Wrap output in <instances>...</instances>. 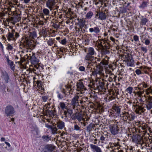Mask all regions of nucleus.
<instances>
[{
	"label": "nucleus",
	"mask_w": 152,
	"mask_h": 152,
	"mask_svg": "<svg viewBox=\"0 0 152 152\" xmlns=\"http://www.w3.org/2000/svg\"><path fill=\"white\" fill-rule=\"evenodd\" d=\"M20 45L25 49V50L28 52L27 50L33 49L36 46V44L34 42L31 40L28 39L27 38H25L21 41Z\"/></svg>",
	"instance_id": "obj_2"
},
{
	"label": "nucleus",
	"mask_w": 152,
	"mask_h": 152,
	"mask_svg": "<svg viewBox=\"0 0 152 152\" xmlns=\"http://www.w3.org/2000/svg\"><path fill=\"white\" fill-rule=\"evenodd\" d=\"M48 43L49 45L52 46L53 44V42L52 39L49 40L48 41Z\"/></svg>",
	"instance_id": "obj_47"
},
{
	"label": "nucleus",
	"mask_w": 152,
	"mask_h": 152,
	"mask_svg": "<svg viewBox=\"0 0 152 152\" xmlns=\"http://www.w3.org/2000/svg\"><path fill=\"white\" fill-rule=\"evenodd\" d=\"M30 60L31 64L33 65L37 64L39 63V60L35 57V53H31L29 54Z\"/></svg>",
	"instance_id": "obj_4"
},
{
	"label": "nucleus",
	"mask_w": 152,
	"mask_h": 152,
	"mask_svg": "<svg viewBox=\"0 0 152 152\" xmlns=\"http://www.w3.org/2000/svg\"><path fill=\"white\" fill-rule=\"evenodd\" d=\"M148 101H152V97H151V96H149L148 98Z\"/></svg>",
	"instance_id": "obj_64"
},
{
	"label": "nucleus",
	"mask_w": 152,
	"mask_h": 152,
	"mask_svg": "<svg viewBox=\"0 0 152 152\" xmlns=\"http://www.w3.org/2000/svg\"><path fill=\"white\" fill-rule=\"evenodd\" d=\"M79 69L81 71H84L85 70V68L83 66H80L79 67Z\"/></svg>",
	"instance_id": "obj_52"
},
{
	"label": "nucleus",
	"mask_w": 152,
	"mask_h": 152,
	"mask_svg": "<svg viewBox=\"0 0 152 152\" xmlns=\"http://www.w3.org/2000/svg\"><path fill=\"white\" fill-rule=\"evenodd\" d=\"M123 116L125 119H127L129 121L134 120L135 118L134 115L132 113H129L128 112H126L123 114Z\"/></svg>",
	"instance_id": "obj_6"
},
{
	"label": "nucleus",
	"mask_w": 152,
	"mask_h": 152,
	"mask_svg": "<svg viewBox=\"0 0 152 152\" xmlns=\"http://www.w3.org/2000/svg\"><path fill=\"white\" fill-rule=\"evenodd\" d=\"M64 114L65 117L66 118L70 116L67 113L66 110H64Z\"/></svg>",
	"instance_id": "obj_50"
},
{
	"label": "nucleus",
	"mask_w": 152,
	"mask_h": 152,
	"mask_svg": "<svg viewBox=\"0 0 152 152\" xmlns=\"http://www.w3.org/2000/svg\"><path fill=\"white\" fill-rule=\"evenodd\" d=\"M138 89L140 91H141L142 90H144V88H146L148 87L147 84L144 82L139 84L138 85Z\"/></svg>",
	"instance_id": "obj_22"
},
{
	"label": "nucleus",
	"mask_w": 152,
	"mask_h": 152,
	"mask_svg": "<svg viewBox=\"0 0 152 152\" xmlns=\"http://www.w3.org/2000/svg\"><path fill=\"white\" fill-rule=\"evenodd\" d=\"M74 129L76 130H79L80 129V127L77 125H76L74 126Z\"/></svg>",
	"instance_id": "obj_53"
},
{
	"label": "nucleus",
	"mask_w": 152,
	"mask_h": 152,
	"mask_svg": "<svg viewBox=\"0 0 152 152\" xmlns=\"http://www.w3.org/2000/svg\"><path fill=\"white\" fill-rule=\"evenodd\" d=\"M134 107V109H135V111L137 114H140L142 113H143L145 110L144 108L141 106L138 105H136L133 106Z\"/></svg>",
	"instance_id": "obj_11"
},
{
	"label": "nucleus",
	"mask_w": 152,
	"mask_h": 152,
	"mask_svg": "<svg viewBox=\"0 0 152 152\" xmlns=\"http://www.w3.org/2000/svg\"><path fill=\"white\" fill-rule=\"evenodd\" d=\"M15 33V30L14 29H12L11 32H9L7 34V39L9 41L10 40H15V37L14 36V34Z\"/></svg>",
	"instance_id": "obj_10"
},
{
	"label": "nucleus",
	"mask_w": 152,
	"mask_h": 152,
	"mask_svg": "<svg viewBox=\"0 0 152 152\" xmlns=\"http://www.w3.org/2000/svg\"><path fill=\"white\" fill-rule=\"evenodd\" d=\"M108 136V135H101V136L100 137V140L101 141V142L102 143L103 142V141H105V139L106 138V137H107Z\"/></svg>",
	"instance_id": "obj_35"
},
{
	"label": "nucleus",
	"mask_w": 152,
	"mask_h": 152,
	"mask_svg": "<svg viewBox=\"0 0 152 152\" xmlns=\"http://www.w3.org/2000/svg\"><path fill=\"white\" fill-rule=\"evenodd\" d=\"M30 36L33 38L36 36V33L35 32H33L30 33Z\"/></svg>",
	"instance_id": "obj_45"
},
{
	"label": "nucleus",
	"mask_w": 152,
	"mask_h": 152,
	"mask_svg": "<svg viewBox=\"0 0 152 152\" xmlns=\"http://www.w3.org/2000/svg\"><path fill=\"white\" fill-rule=\"evenodd\" d=\"M66 39H64L61 40V43L62 44L65 45L66 43Z\"/></svg>",
	"instance_id": "obj_56"
},
{
	"label": "nucleus",
	"mask_w": 152,
	"mask_h": 152,
	"mask_svg": "<svg viewBox=\"0 0 152 152\" xmlns=\"http://www.w3.org/2000/svg\"><path fill=\"white\" fill-rule=\"evenodd\" d=\"M113 109L115 111V112H116V115L117 116H119L120 113L121 108L120 107L117 106H115L112 107Z\"/></svg>",
	"instance_id": "obj_20"
},
{
	"label": "nucleus",
	"mask_w": 152,
	"mask_h": 152,
	"mask_svg": "<svg viewBox=\"0 0 152 152\" xmlns=\"http://www.w3.org/2000/svg\"><path fill=\"white\" fill-rule=\"evenodd\" d=\"M90 147L93 152H102L101 148L97 145L91 144L90 145Z\"/></svg>",
	"instance_id": "obj_14"
},
{
	"label": "nucleus",
	"mask_w": 152,
	"mask_h": 152,
	"mask_svg": "<svg viewBox=\"0 0 152 152\" xmlns=\"http://www.w3.org/2000/svg\"><path fill=\"white\" fill-rule=\"evenodd\" d=\"M48 98V97L47 96H44L42 97V99L43 100V101L45 102L47 101Z\"/></svg>",
	"instance_id": "obj_49"
},
{
	"label": "nucleus",
	"mask_w": 152,
	"mask_h": 152,
	"mask_svg": "<svg viewBox=\"0 0 152 152\" xmlns=\"http://www.w3.org/2000/svg\"><path fill=\"white\" fill-rule=\"evenodd\" d=\"M111 77H110L109 78V80L110 82L113 81V80H115L116 78V76H115L113 74H111Z\"/></svg>",
	"instance_id": "obj_34"
},
{
	"label": "nucleus",
	"mask_w": 152,
	"mask_h": 152,
	"mask_svg": "<svg viewBox=\"0 0 152 152\" xmlns=\"http://www.w3.org/2000/svg\"><path fill=\"white\" fill-rule=\"evenodd\" d=\"M42 138L44 141H48L50 140L48 136H43Z\"/></svg>",
	"instance_id": "obj_39"
},
{
	"label": "nucleus",
	"mask_w": 152,
	"mask_h": 152,
	"mask_svg": "<svg viewBox=\"0 0 152 152\" xmlns=\"http://www.w3.org/2000/svg\"><path fill=\"white\" fill-rule=\"evenodd\" d=\"M127 64L129 66H132L134 64V61L132 57L129 55H126Z\"/></svg>",
	"instance_id": "obj_8"
},
{
	"label": "nucleus",
	"mask_w": 152,
	"mask_h": 152,
	"mask_svg": "<svg viewBox=\"0 0 152 152\" xmlns=\"http://www.w3.org/2000/svg\"><path fill=\"white\" fill-rule=\"evenodd\" d=\"M55 148L53 145L51 144H48L46 145L43 150V152H51Z\"/></svg>",
	"instance_id": "obj_12"
},
{
	"label": "nucleus",
	"mask_w": 152,
	"mask_h": 152,
	"mask_svg": "<svg viewBox=\"0 0 152 152\" xmlns=\"http://www.w3.org/2000/svg\"><path fill=\"white\" fill-rule=\"evenodd\" d=\"M150 43V41L148 39H146L145 41V44L146 45H148Z\"/></svg>",
	"instance_id": "obj_54"
},
{
	"label": "nucleus",
	"mask_w": 152,
	"mask_h": 152,
	"mask_svg": "<svg viewBox=\"0 0 152 152\" xmlns=\"http://www.w3.org/2000/svg\"><path fill=\"white\" fill-rule=\"evenodd\" d=\"M88 53L85 57V60L88 61V64L91 63L95 64L96 63V59L97 58L93 56L95 53L94 48L92 47H89L87 49Z\"/></svg>",
	"instance_id": "obj_1"
},
{
	"label": "nucleus",
	"mask_w": 152,
	"mask_h": 152,
	"mask_svg": "<svg viewBox=\"0 0 152 152\" xmlns=\"http://www.w3.org/2000/svg\"><path fill=\"white\" fill-rule=\"evenodd\" d=\"M51 129L53 134L57 133L58 129L56 128V126L53 127Z\"/></svg>",
	"instance_id": "obj_41"
},
{
	"label": "nucleus",
	"mask_w": 152,
	"mask_h": 152,
	"mask_svg": "<svg viewBox=\"0 0 152 152\" xmlns=\"http://www.w3.org/2000/svg\"><path fill=\"white\" fill-rule=\"evenodd\" d=\"M133 90V88L131 87H129L127 88L126 90V91L129 94H131Z\"/></svg>",
	"instance_id": "obj_36"
},
{
	"label": "nucleus",
	"mask_w": 152,
	"mask_h": 152,
	"mask_svg": "<svg viewBox=\"0 0 152 152\" xmlns=\"http://www.w3.org/2000/svg\"><path fill=\"white\" fill-rule=\"evenodd\" d=\"M77 113L76 112L75 113L73 114L72 116L71 115V118L74 120H75L77 119Z\"/></svg>",
	"instance_id": "obj_42"
},
{
	"label": "nucleus",
	"mask_w": 152,
	"mask_h": 152,
	"mask_svg": "<svg viewBox=\"0 0 152 152\" xmlns=\"http://www.w3.org/2000/svg\"><path fill=\"white\" fill-rule=\"evenodd\" d=\"M43 12L44 14L46 15H49L50 13V12L49 10L46 8H44L43 9Z\"/></svg>",
	"instance_id": "obj_37"
},
{
	"label": "nucleus",
	"mask_w": 152,
	"mask_h": 152,
	"mask_svg": "<svg viewBox=\"0 0 152 152\" xmlns=\"http://www.w3.org/2000/svg\"><path fill=\"white\" fill-rule=\"evenodd\" d=\"M25 61V59L23 57H20V60L17 62H16V63H18L19 64H21Z\"/></svg>",
	"instance_id": "obj_38"
},
{
	"label": "nucleus",
	"mask_w": 152,
	"mask_h": 152,
	"mask_svg": "<svg viewBox=\"0 0 152 152\" xmlns=\"http://www.w3.org/2000/svg\"><path fill=\"white\" fill-rule=\"evenodd\" d=\"M132 138L133 141L137 143L141 141V137L138 135L132 136Z\"/></svg>",
	"instance_id": "obj_19"
},
{
	"label": "nucleus",
	"mask_w": 152,
	"mask_h": 152,
	"mask_svg": "<svg viewBox=\"0 0 152 152\" xmlns=\"http://www.w3.org/2000/svg\"><path fill=\"white\" fill-rule=\"evenodd\" d=\"M95 127V125L94 124L91 123L88 126H87L86 130L88 132L90 133L91 131Z\"/></svg>",
	"instance_id": "obj_26"
},
{
	"label": "nucleus",
	"mask_w": 152,
	"mask_h": 152,
	"mask_svg": "<svg viewBox=\"0 0 152 152\" xmlns=\"http://www.w3.org/2000/svg\"><path fill=\"white\" fill-rule=\"evenodd\" d=\"M57 94L58 95V98L59 99H62L63 98V96L61 95V94H60L58 92H57Z\"/></svg>",
	"instance_id": "obj_59"
},
{
	"label": "nucleus",
	"mask_w": 152,
	"mask_h": 152,
	"mask_svg": "<svg viewBox=\"0 0 152 152\" xmlns=\"http://www.w3.org/2000/svg\"><path fill=\"white\" fill-rule=\"evenodd\" d=\"M103 10L104 11V12H105L106 13V14L108 12V10L107 9H104V7H103L101 10V11H103Z\"/></svg>",
	"instance_id": "obj_60"
},
{
	"label": "nucleus",
	"mask_w": 152,
	"mask_h": 152,
	"mask_svg": "<svg viewBox=\"0 0 152 152\" xmlns=\"http://www.w3.org/2000/svg\"><path fill=\"white\" fill-rule=\"evenodd\" d=\"M137 94L140 97H141L142 95V94H141V91L138 92Z\"/></svg>",
	"instance_id": "obj_62"
},
{
	"label": "nucleus",
	"mask_w": 152,
	"mask_h": 152,
	"mask_svg": "<svg viewBox=\"0 0 152 152\" xmlns=\"http://www.w3.org/2000/svg\"><path fill=\"white\" fill-rule=\"evenodd\" d=\"M148 4L147 2L144 1L142 2L140 6V7L142 9H144L147 6Z\"/></svg>",
	"instance_id": "obj_33"
},
{
	"label": "nucleus",
	"mask_w": 152,
	"mask_h": 152,
	"mask_svg": "<svg viewBox=\"0 0 152 152\" xmlns=\"http://www.w3.org/2000/svg\"><path fill=\"white\" fill-rule=\"evenodd\" d=\"M5 110V113L7 116H13L15 113L14 108L11 105L7 106Z\"/></svg>",
	"instance_id": "obj_3"
},
{
	"label": "nucleus",
	"mask_w": 152,
	"mask_h": 152,
	"mask_svg": "<svg viewBox=\"0 0 152 152\" xmlns=\"http://www.w3.org/2000/svg\"><path fill=\"white\" fill-rule=\"evenodd\" d=\"M102 42H101L100 43H99L98 44V46L100 47V48L101 50L104 48V46L102 44Z\"/></svg>",
	"instance_id": "obj_51"
},
{
	"label": "nucleus",
	"mask_w": 152,
	"mask_h": 152,
	"mask_svg": "<svg viewBox=\"0 0 152 152\" xmlns=\"http://www.w3.org/2000/svg\"><path fill=\"white\" fill-rule=\"evenodd\" d=\"M79 24L80 28H78L79 30L80 29H81V31H82V28L83 27L85 28L86 25L85 24V20L83 19H80L79 22Z\"/></svg>",
	"instance_id": "obj_18"
},
{
	"label": "nucleus",
	"mask_w": 152,
	"mask_h": 152,
	"mask_svg": "<svg viewBox=\"0 0 152 152\" xmlns=\"http://www.w3.org/2000/svg\"><path fill=\"white\" fill-rule=\"evenodd\" d=\"M133 39L135 42L138 41L139 39V37L137 35H135L133 37Z\"/></svg>",
	"instance_id": "obj_46"
},
{
	"label": "nucleus",
	"mask_w": 152,
	"mask_h": 152,
	"mask_svg": "<svg viewBox=\"0 0 152 152\" xmlns=\"http://www.w3.org/2000/svg\"><path fill=\"white\" fill-rule=\"evenodd\" d=\"M102 41L103 42H104L103 44L104 45H103L104 48H106V49H109L110 48V44H109V43L107 42V41L103 39H102Z\"/></svg>",
	"instance_id": "obj_28"
},
{
	"label": "nucleus",
	"mask_w": 152,
	"mask_h": 152,
	"mask_svg": "<svg viewBox=\"0 0 152 152\" xmlns=\"http://www.w3.org/2000/svg\"><path fill=\"white\" fill-rule=\"evenodd\" d=\"M89 31L94 34V33L97 34L100 32V29L97 26L94 28H90L89 29Z\"/></svg>",
	"instance_id": "obj_16"
},
{
	"label": "nucleus",
	"mask_w": 152,
	"mask_h": 152,
	"mask_svg": "<svg viewBox=\"0 0 152 152\" xmlns=\"http://www.w3.org/2000/svg\"><path fill=\"white\" fill-rule=\"evenodd\" d=\"M140 26L142 27L144 25L146 24L147 23L148 21V20L146 17L142 16L140 19Z\"/></svg>",
	"instance_id": "obj_17"
},
{
	"label": "nucleus",
	"mask_w": 152,
	"mask_h": 152,
	"mask_svg": "<svg viewBox=\"0 0 152 152\" xmlns=\"http://www.w3.org/2000/svg\"><path fill=\"white\" fill-rule=\"evenodd\" d=\"M79 97L78 96H76L72 99L71 101V104L73 106V109H75L79 105Z\"/></svg>",
	"instance_id": "obj_5"
},
{
	"label": "nucleus",
	"mask_w": 152,
	"mask_h": 152,
	"mask_svg": "<svg viewBox=\"0 0 152 152\" xmlns=\"http://www.w3.org/2000/svg\"><path fill=\"white\" fill-rule=\"evenodd\" d=\"M57 127L59 129H62L64 127V123L61 121H58L57 122L56 124Z\"/></svg>",
	"instance_id": "obj_21"
},
{
	"label": "nucleus",
	"mask_w": 152,
	"mask_h": 152,
	"mask_svg": "<svg viewBox=\"0 0 152 152\" xmlns=\"http://www.w3.org/2000/svg\"><path fill=\"white\" fill-rule=\"evenodd\" d=\"M5 13L4 12H0V17H2L5 16Z\"/></svg>",
	"instance_id": "obj_61"
},
{
	"label": "nucleus",
	"mask_w": 152,
	"mask_h": 152,
	"mask_svg": "<svg viewBox=\"0 0 152 152\" xmlns=\"http://www.w3.org/2000/svg\"><path fill=\"white\" fill-rule=\"evenodd\" d=\"M77 119L81 123L82 122H81V121H85V119L83 118L82 114L80 113H77Z\"/></svg>",
	"instance_id": "obj_24"
},
{
	"label": "nucleus",
	"mask_w": 152,
	"mask_h": 152,
	"mask_svg": "<svg viewBox=\"0 0 152 152\" xmlns=\"http://www.w3.org/2000/svg\"><path fill=\"white\" fill-rule=\"evenodd\" d=\"M66 110V112L70 116H71L72 113H73V111L72 110L67 108Z\"/></svg>",
	"instance_id": "obj_40"
},
{
	"label": "nucleus",
	"mask_w": 152,
	"mask_h": 152,
	"mask_svg": "<svg viewBox=\"0 0 152 152\" xmlns=\"http://www.w3.org/2000/svg\"><path fill=\"white\" fill-rule=\"evenodd\" d=\"M7 50H11L13 49V46L11 45H7Z\"/></svg>",
	"instance_id": "obj_43"
},
{
	"label": "nucleus",
	"mask_w": 152,
	"mask_h": 152,
	"mask_svg": "<svg viewBox=\"0 0 152 152\" xmlns=\"http://www.w3.org/2000/svg\"><path fill=\"white\" fill-rule=\"evenodd\" d=\"M104 83L103 82H101L99 83V86L101 88L103 89L104 87Z\"/></svg>",
	"instance_id": "obj_55"
},
{
	"label": "nucleus",
	"mask_w": 152,
	"mask_h": 152,
	"mask_svg": "<svg viewBox=\"0 0 152 152\" xmlns=\"http://www.w3.org/2000/svg\"><path fill=\"white\" fill-rule=\"evenodd\" d=\"M77 90L78 91H80L82 90V91L84 89V86L83 84L82 83H77Z\"/></svg>",
	"instance_id": "obj_25"
},
{
	"label": "nucleus",
	"mask_w": 152,
	"mask_h": 152,
	"mask_svg": "<svg viewBox=\"0 0 152 152\" xmlns=\"http://www.w3.org/2000/svg\"><path fill=\"white\" fill-rule=\"evenodd\" d=\"M135 72L137 75H139L142 73L141 70L139 69H137L136 70Z\"/></svg>",
	"instance_id": "obj_48"
},
{
	"label": "nucleus",
	"mask_w": 152,
	"mask_h": 152,
	"mask_svg": "<svg viewBox=\"0 0 152 152\" xmlns=\"http://www.w3.org/2000/svg\"><path fill=\"white\" fill-rule=\"evenodd\" d=\"M93 13L91 11H90L88 12L87 14L86 17L87 19H90L91 17L93 16Z\"/></svg>",
	"instance_id": "obj_32"
},
{
	"label": "nucleus",
	"mask_w": 152,
	"mask_h": 152,
	"mask_svg": "<svg viewBox=\"0 0 152 152\" xmlns=\"http://www.w3.org/2000/svg\"><path fill=\"white\" fill-rule=\"evenodd\" d=\"M146 105L148 110H150L152 108V101H147Z\"/></svg>",
	"instance_id": "obj_30"
},
{
	"label": "nucleus",
	"mask_w": 152,
	"mask_h": 152,
	"mask_svg": "<svg viewBox=\"0 0 152 152\" xmlns=\"http://www.w3.org/2000/svg\"><path fill=\"white\" fill-rule=\"evenodd\" d=\"M110 129L111 133L113 135H116L118 134L119 130L118 126L115 124L110 126Z\"/></svg>",
	"instance_id": "obj_7"
},
{
	"label": "nucleus",
	"mask_w": 152,
	"mask_h": 152,
	"mask_svg": "<svg viewBox=\"0 0 152 152\" xmlns=\"http://www.w3.org/2000/svg\"><path fill=\"white\" fill-rule=\"evenodd\" d=\"M101 52L102 55H106L109 54L110 51L108 49H106L105 48H104L101 50Z\"/></svg>",
	"instance_id": "obj_29"
},
{
	"label": "nucleus",
	"mask_w": 152,
	"mask_h": 152,
	"mask_svg": "<svg viewBox=\"0 0 152 152\" xmlns=\"http://www.w3.org/2000/svg\"><path fill=\"white\" fill-rule=\"evenodd\" d=\"M19 33H18L17 32H15V33L14 34V36H15V39L16 38H17L18 37H19Z\"/></svg>",
	"instance_id": "obj_57"
},
{
	"label": "nucleus",
	"mask_w": 152,
	"mask_h": 152,
	"mask_svg": "<svg viewBox=\"0 0 152 152\" xmlns=\"http://www.w3.org/2000/svg\"><path fill=\"white\" fill-rule=\"evenodd\" d=\"M39 25H43L44 24V23L42 21H39Z\"/></svg>",
	"instance_id": "obj_63"
},
{
	"label": "nucleus",
	"mask_w": 152,
	"mask_h": 152,
	"mask_svg": "<svg viewBox=\"0 0 152 152\" xmlns=\"http://www.w3.org/2000/svg\"><path fill=\"white\" fill-rule=\"evenodd\" d=\"M60 107H61L62 110L64 111V109H66L67 107L66 106L64 103L63 102H61L59 103Z\"/></svg>",
	"instance_id": "obj_31"
},
{
	"label": "nucleus",
	"mask_w": 152,
	"mask_h": 152,
	"mask_svg": "<svg viewBox=\"0 0 152 152\" xmlns=\"http://www.w3.org/2000/svg\"><path fill=\"white\" fill-rule=\"evenodd\" d=\"M7 61L8 64L10 66V68L12 70L14 71L15 69V65L14 64L13 62L10 60L8 58H7Z\"/></svg>",
	"instance_id": "obj_27"
},
{
	"label": "nucleus",
	"mask_w": 152,
	"mask_h": 152,
	"mask_svg": "<svg viewBox=\"0 0 152 152\" xmlns=\"http://www.w3.org/2000/svg\"><path fill=\"white\" fill-rule=\"evenodd\" d=\"M109 58L106 56L105 59H103L99 64V65L101 66L102 65H106L108 64V61L106 59H108Z\"/></svg>",
	"instance_id": "obj_23"
},
{
	"label": "nucleus",
	"mask_w": 152,
	"mask_h": 152,
	"mask_svg": "<svg viewBox=\"0 0 152 152\" xmlns=\"http://www.w3.org/2000/svg\"><path fill=\"white\" fill-rule=\"evenodd\" d=\"M141 50L144 52L145 53H146L147 51V49L146 47H142L140 48Z\"/></svg>",
	"instance_id": "obj_44"
},
{
	"label": "nucleus",
	"mask_w": 152,
	"mask_h": 152,
	"mask_svg": "<svg viewBox=\"0 0 152 152\" xmlns=\"http://www.w3.org/2000/svg\"><path fill=\"white\" fill-rule=\"evenodd\" d=\"M56 2L53 0H48L46 2L47 6L51 10L54 7Z\"/></svg>",
	"instance_id": "obj_15"
},
{
	"label": "nucleus",
	"mask_w": 152,
	"mask_h": 152,
	"mask_svg": "<svg viewBox=\"0 0 152 152\" xmlns=\"http://www.w3.org/2000/svg\"><path fill=\"white\" fill-rule=\"evenodd\" d=\"M104 10L101 12L99 11L98 12L97 14L96 15V16H98V18L101 20H104L106 19L107 15L106 14L105 12H104Z\"/></svg>",
	"instance_id": "obj_13"
},
{
	"label": "nucleus",
	"mask_w": 152,
	"mask_h": 152,
	"mask_svg": "<svg viewBox=\"0 0 152 152\" xmlns=\"http://www.w3.org/2000/svg\"><path fill=\"white\" fill-rule=\"evenodd\" d=\"M1 77L3 80H4L6 83H8L10 79L7 72L5 71H2L1 72Z\"/></svg>",
	"instance_id": "obj_9"
},
{
	"label": "nucleus",
	"mask_w": 152,
	"mask_h": 152,
	"mask_svg": "<svg viewBox=\"0 0 152 152\" xmlns=\"http://www.w3.org/2000/svg\"><path fill=\"white\" fill-rule=\"evenodd\" d=\"M37 86L40 87L41 86V82L39 80H38L37 82Z\"/></svg>",
	"instance_id": "obj_58"
}]
</instances>
